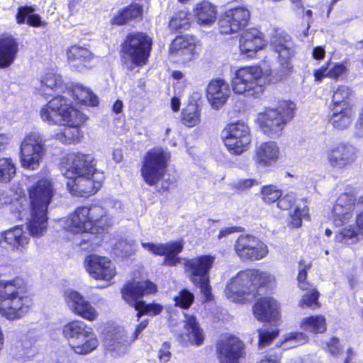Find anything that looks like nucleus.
Returning a JSON list of instances; mask_svg holds the SVG:
<instances>
[{
	"label": "nucleus",
	"mask_w": 363,
	"mask_h": 363,
	"mask_svg": "<svg viewBox=\"0 0 363 363\" xmlns=\"http://www.w3.org/2000/svg\"><path fill=\"white\" fill-rule=\"evenodd\" d=\"M37 89L39 93L45 96L56 95V97H62L65 96L67 99H69L68 97L69 92H67L68 89L62 77L53 70L46 72L40 77V85Z\"/></svg>",
	"instance_id": "21"
},
{
	"label": "nucleus",
	"mask_w": 363,
	"mask_h": 363,
	"mask_svg": "<svg viewBox=\"0 0 363 363\" xmlns=\"http://www.w3.org/2000/svg\"><path fill=\"white\" fill-rule=\"evenodd\" d=\"M357 157L355 147L348 143H337L327 150V160L334 170H342L351 165Z\"/></svg>",
	"instance_id": "15"
},
{
	"label": "nucleus",
	"mask_w": 363,
	"mask_h": 363,
	"mask_svg": "<svg viewBox=\"0 0 363 363\" xmlns=\"http://www.w3.org/2000/svg\"><path fill=\"white\" fill-rule=\"evenodd\" d=\"M194 300V294L187 289L182 290L179 294L174 297L175 305L182 308H189Z\"/></svg>",
	"instance_id": "56"
},
{
	"label": "nucleus",
	"mask_w": 363,
	"mask_h": 363,
	"mask_svg": "<svg viewBox=\"0 0 363 363\" xmlns=\"http://www.w3.org/2000/svg\"><path fill=\"white\" fill-rule=\"evenodd\" d=\"M138 311V320L143 315L155 316L160 314L163 311V306L157 303H146L144 301H138L132 304Z\"/></svg>",
	"instance_id": "45"
},
{
	"label": "nucleus",
	"mask_w": 363,
	"mask_h": 363,
	"mask_svg": "<svg viewBox=\"0 0 363 363\" xmlns=\"http://www.w3.org/2000/svg\"><path fill=\"white\" fill-rule=\"evenodd\" d=\"M330 109L331 115L329 123L333 128L338 130H344L351 126L355 117V111L353 108Z\"/></svg>",
	"instance_id": "38"
},
{
	"label": "nucleus",
	"mask_w": 363,
	"mask_h": 363,
	"mask_svg": "<svg viewBox=\"0 0 363 363\" xmlns=\"http://www.w3.org/2000/svg\"><path fill=\"white\" fill-rule=\"evenodd\" d=\"M28 193L29 209L48 211L55 195V189L50 179H43L30 185L28 188Z\"/></svg>",
	"instance_id": "14"
},
{
	"label": "nucleus",
	"mask_w": 363,
	"mask_h": 363,
	"mask_svg": "<svg viewBox=\"0 0 363 363\" xmlns=\"http://www.w3.org/2000/svg\"><path fill=\"white\" fill-rule=\"evenodd\" d=\"M324 348L330 354L334 356L338 354L341 350L339 345V340L335 337H333L330 341L327 342Z\"/></svg>",
	"instance_id": "63"
},
{
	"label": "nucleus",
	"mask_w": 363,
	"mask_h": 363,
	"mask_svg": "<svg viewBox=\"0 0 363 363\" xmlns=\"http://www.w3.org/2000/svg\"><path fill=\"white\" fill-rule=\"evenodd\" d=\"M152 47V40L145 33L130 34L123 43L124 55L130 62L140 67L146 64Z\"/></svg>",
	"instance_id": "10"
},
{
	"label": "nucleus",
	"mask_w": 363,
	"mask_h": 363,
	"mask_svg": "<svg viewBox=\"0 0 363 363\" xmlns=\"http://www.w3.org/2000/svg\"><path fill=\"white\" fill-rule=\"evenodd\" d=\"M48 211L29 209L26 217V226L29 237H42L48 228Z\"/></svg>",
	"instance_id": "32"
},
{
	"label": "nucleus",
	"mask_w": 363,
	"mask_h": 363,
	"mask_svg": "<svg viewBox=\"0 0 363 363\" xmlns=\"http://www.w3.org/2000/svg\"><path fill=\"white\" fill-rule=\"evenodd\" d=\"M66 54L69 63L79 72L88 68V64L94 57L88 48L78 45L68 48Z\"/></svg>",
	"instance_id": "34"
},
{
	"label": "nucleus",
	"mask_w": 363,
	"mask_h": 363,
	"mask_svg": "<svg viewBox=\"0 0 363 363\" xmlns=\"http://www.w3.org/2000/svg\"><path fill=\"white\" fill-rule=\"evenodd\" d=\"M140 244L144 250L156 256H164L168 250H172V248L175 249L178 247V245L174 247L173 245H169V242L155 243L145 240H142Z\"/></svg>",
	"instance_id": "48"
},
{
	"label": "nucleus",
	"mask_w": 363,
	"mask_h": 363,
	"mask_svg": "<svg viewBox=\"0 0 363 363\" xmlns=\"http://www.w3.org/2000/svg\"><path fill=\"white\" fill-rule=\"evenodd\" d=\"M201 52L200 41L193 35H179L172 42L169 57L177 63L185 65L196 58Z\"/></svg>",
	"instance_id": "12"
},
{
	"label": "nucleus",
	"mask_w": 363,
	"mask_h": 363,
	"mask_svg": "<svg viewBox=\"0 0 363 363\" xmlns=\"http://www.w3.org/2000/svg\"><path fill=\"white\" fill-rule=\"evenodd\" d=\"M62 333L70 348L77 354H89L99 345L93 329L83 321L73 320L67 323L63 326Z\"/></svg>",
	"instance_id": "5"
},
{
	"label": "nucleus",
	"mask_w": 363,
	"mask_h": 363,
	"mask_svg": "<svg viewBox=\"0 0 363 363\" xmlns=\"http://www.w3.org/2000/svg\"><path fill=\"white\" fill-rule=\"evenodd\" d=\"M250 13L248 9L239 6L227 10L219 21L222 34L236 33L247 26Z\"/></svg>",
	"instance_id": "18"
},
{
	"label": "nucleus",
	"mask_w": 363,
	"mask_h": 363,
	"mask_svg": "<svg viewBox=\"0 0 363 363\" xmlns=\"http://www.w3.org/2000/svg\"><path fill=\"white\" fill-rule=\"evenodd\" d=\"M142 13V6L138 4H131L115 16L111 23L118 26H122L132 19L140 17Z\"/></svg>",
	"instance_id": "44"
},
{
	"label": "nucleus",
	"mask_w": 363,
	"mask_h": 363,
	"mask_svg": "<svg viewBox=\"0 0 363 363\" xmlns=\"http://www.w3.org/2000/svg\"><path fill=\"white\" fill-rule=\"evenodd\" d=\"M230 95L229 84L223 79H213L207 86L206 98L214 109H220L226 103Z\"/></svg>",
	"instance_id": "30"
},
{
	"label": "nucleus",
	"mask_w": 363,
	"mask_h": 363,
	"mask_svg": "<svg viewBox=\"0 0 363 363\" xmlns=\"http://www.w3.org/2000/svg\"><path fill=\"white\" fill-rule=\"evenodd\" d=\"M352 91L345 85L338 86L334 91L330 108H353L352 104Z\"/></svg>",
	"instance_id": "40"
},
{
	"label": "nucleus",
	"mask_w": 363,
	"mask_h": 363,
	"mask_svg": "<svg viewBox=\"0 0 363 363\" xmlns=\"http://www.w3.org/2000/svg\"><path fill=\"white\" fill-rule=\"evenodd\" d=\"M157 287L149 280L128 281L121 290L123 298L130 305L137 303L143 296L156 293Z\"/></svg>",
	"instance_id": "29"
},
{
	"label": "nucleus",
	"mask_w": 363,
	"mask_h": 363,
	"mask_svg": "<svg viewBox=\"0 0 363 363\" xmlns=\"http://www.w3.org/2000/svg\"><path fill=\"white\" fill-rule=\"evenodd\" d=\"M86 272L94 279L110 281L116 274L115 264L106 257L91 255L85 259Z\"/></svg>",
	"instance_id": "19"
},
{
	"label": "nucleus",
	"mask_w": 363,
	"mask_h": 363,
	"mask_svg": "<svg viewBox=\"0 0 363 363\" xmlns=\"http://www.w3.org/2000/svg\"><path fill=\"white\" fill-rule=\"evenodd\" d=\"M65 301L70 309L82 318L91 322L97 319L99 314L96 308L79 292L67 291Z\"/></svg>",
	"instance_id": "28"
},
{
	"label": "nucleus",
	"mask_w": 363,
	"mask_h": 363,
	"mask_svg": "<svg viewBox=\"0 0 363 363\" xmlns=\"http://www.w3.org/2000/svg\"><path fill=\"white\" fill-rule=\"evenodd\" d=\"M252 284L249 271L238 272L227 283L225 294L232 301H240L245 295L252 294Z\"/></svg>",
	"instance_id": "23"
},
{
	"label": "nucleus",
	"mask_w": 363,
	"mask_h": 363,
	"mask_svg": "<svg viewBox=\"0 0 363 363\" xmlns=\"http://www.w3.org/2000/svg\"><path fill=\"white\" fill-rule=\"evenodd\" d=\"M306 293L302 296L298 302V306L301 308H317L320 306L318 301L319 293L313 287H309V289L306 290Z\"/></svg>",
	"instance_id": "50"
},
{
	"label": "nucleus",
	"mask_w": 363,
	"mask_h": 363,
	"mask_svg": "<svg viewBox=\"0 0 363 363\" xmlns=\"http://www.w3.org/2000/svg\"><path fill=\"white\" fill-rule=\"evenodd\" d=\"M169 245H173L174 247L178 245V247L167 251L164 255L165 257L163 264L168 266H176L180 262V258L177 256L182 251L184 244L182 241H172L169 242Z\"/></svg>",
	"instance_id": "51"
},
{
	"label": "nucleus",
	"mask_w": 363,
	"mask_h": 363,
	"mask_svg": "<svg viewBox=\"0 0 363 363\" xmlns=\"http://www.w3.org/2000/svg\"><path fill=\"white\" fill-rule=\"evenodd\" d=\"M45 152V144L40 134L36 132L27 134L21 145L22 167L30 170L37 169Z\"/></svg>",
	"instance_id": "9"
},
{
	"label": "nucleus",
	"mask_w": 363,
	"mask_h": 363,
	"mask_svg": "<svg viewBox=\"0 0 363 363\" xmlns=\"http://www.w3.org/2000/svg\"><path fill=\"white\" fill-rule=\"evenodd\" d=\"M191 15L186 11L182 10L174 14L169 22L172 30L187 29L190 26Z\"/></svg>",
	"instance_id": "47"
},
{
	"label": "nucleus",
	"mask_w": 363,
	"mask_h": 363,
	"mask_svg": "<svg viewBox=\"0 0 363 363\" xmlns=\"http://www.w3.org/2000/svg\"><path fill=\"white\" fill-rule=\"evenodd\" d=\"M133 340L128 337L126 331L119 328L110 338L104 341V345L113 357H117L128 352V345Z\"/></svg>",
	"instance_id": "33"
},
{
	"label": "nucleus",
	"mask_w": 363,
	"mask_h": 363,
	"mask_svg": "<svg viewBox=\"0 0 363 363\" xmlns=\"http://www.w3.org/2000/svg\"><path fill=\"white\" fill-rule=\"evenodd\" d=\"M300 328L312 333H322L326 330V320L322 315L305 317L300 322Z\"/></svg>",
	"instance_id": "42"
},
{
	"label": "nucleus",
	"mask_w": 363,
	"mask_h": 363,
	"mask_svg": "<svg viewBox=\"0 0 363 363\" xmlns=\"http://www.w3.org/2000/svg\"><path fill=\"white\" fill-rule=\"evenodd\" d=\"M266 46L261 32L256 28H250L244 31L239 40L240 54L244 57L254 58L257 52Z\"/></svg>",
	"instance_id": "27"
},
{
	"label": "nucleus",
	"mask_w": 363,
	"mask_h": 363,
	"mask_svg": "<svg viewBox=\"0 0 363 363\" xmlns=\"http://www.w3.org/2000/svg\"><path fill=\"white\" fill-rule=\"evenodd\" d=\"M181 339L185 344L190 342L201 345L203 343L204 339L203 330L194 315L185 314L184 331L181 335Z\"/></svg>",
	"instance_id": "35"
},
{
	"label": "nucleus",
	"mask_w": 363,
	"mask_h": 363,
	"mask_svg": "<svg viewBox=\"0 0 363 363\" xmlns=\"http://www.w3.org/2000/svg\"><path fill=\"white\" fill-rule=\"evenodd\" d=\"M347 68L345 63L328 62L320 68L314 71V77L316 82H320L323 78L328 77L333 79H342L347 73Z\"/></svg>",
	"instance_id": "39"
},
{
	"label": "nucleus",
	"mask_w": 363,
	"mask_h": 363,
	"mask_svg": "<svg viewBox=\"0 0 363 363\" xmlns=\"http://www.w3.org/2000/svg\"><path fill=\"white\" fill-rule=\"evenodd\" d=\"M200 108L195 104H189L182 111V120L188 127H194L201 121Z\"/></svg>",
	"instance_id": "46"
},
{
	"label": "nucleus",
	"mask_w": 363,
	"mask_h": 363,
	"mask_svg": "<svg viewBox=\"0 0 363 363\" xmlns=\"http://www.w3.org/2000/svg\"><path fill=\"white\" fill-rule=\"evenodd\" d=\"M277 301L272 297L261 298L253 306V314L261 322L275 321L279 319Z\"/></svg>",
	"instance_id": "31"
},
{
	"label": "nucleus",
	"mask_w": 363,
	"mask_h": 363,
	"mask_svg": "<svg viewBox=\"0 0 363 363\" xmlns=\"http://www.w3.org/2000/svg\"><path fill=\"white\" fill-rule=\"evenodd\" d=\"M216 351L220 363H239L244 354V345L238 337L225 335L217 343Z\"/></svg>",
	"instance_id": "17"
},
{
	"label": "nucleus",
	"mask_w": 363,
	"mask_h": 363,
	"mask_svg": "<svg viewBox=\"0 0 363 363\" xmlns=\"http://www.w3.org/2000/svg\"><path fill=\"white\" fill-rule=\"evenodd\" d=\"M108 210L94 203L77 208L72 213L60 218L59 225L74 237H82L84 233L99 234L121 218L124 206L121 201L111 202Z\"/></svg>",
	"instance_id": "1"
},
{
	"label": "nucleus",
	"mask_w": 363,
	"mask_h": 363,
	"mask_svg": "<svg viewBox=\"0 0 363 363\" xmlns=\"http://www.w3.org/2000/svg\"><path fill=\"white\" fill-rule=\"evenodd\" d=\"M234 248L237 255L242 260H261L269 252L267 245L258 238L251 235H240Z\"/></svg>",
	"instance_id": "13"
},
{
	"label": "nucleus",
	"mask_w": 363,
	"mask_h": 363,
	"mask_svg": "<svg viewBox=\"0 0 363 363\" xmlns=\"http://www.w3.org/2000/svg\"><path fill=\"white\" fill-rule=\"evenodd\" d=\"M335 235L337 242L346 245L357 242L363 233V209L355 208L353 211V221L350 220Z\"/></svg>",
	"instance_id": "20"
},
{
	"label": "nucleus",
	"mask_w": 363,
	"mask_h": 363,
	"mask_svg": "<svg viewBox=\"0 0 363 363\" xmlns=\"http://www.w3.org/2000/svg\"><path fill=\"white\" fill-rule=\"evenodd\" d=\"M290 216V224L293 227L299 228L302 225V220L309 217V210L305 203L297 204Z\"/></svg>",
	"instance_id": "52"
},
{
	"label": "nucleus",
	"mask_w": 363,
	"mask_h": 363,
	"mask_svg": "<svg viewBox=\"0 0 363 363\" xmlns=\"http://www.w3.org/2000/svg\"><path fill=\"white\" fill-rule=\"evenodd\" d=\"M192 283L200 288L201 293L206 300H211L212 294L211 292V286L209 285V279H207V280H199V281Z\"/></svg>",
	"instance_id": "61"
},
{
	"label": "nucleus",
	"mask_w": 363,
	"mask_h": 363,
	"mask_svg": "<svg viewBox=\"0 0 363 363\" xmlns=\"http://www.w3.org/2000/svg\"><path fill=\"white\" fill-rule=\"evenodd\" d=\"M279 332V330L275 328H264L258 329L259 347L264 348L269 345L278 336Z\"/></svg>",
	"instance_id": "53"
},
{
	"label": "nucleus",
	"mask_w": 363,
	"mask_h": 363,
	"mask_svg": "<svg viewBox=\"0 0 363 363\" xmlns=\"http://www.w3.org/2000/svg\"><path fill=\"white\" fill-rule=\"evenodd\" d=\"M193 13L196 23L204 27L211 26L217 18L216 7L208 1L196 4Z\"/></svg>",
	"instance_id": "36"
},
{
	"label": "nucleus",
	"mask_w": 363,
	"mask_h": 363,
	"mask_svg": "<svg viewBox=\"0 0 363 363\" xmlns=\"http://www.w3.org/2000/svg\"><path fill=\"white\" fill-rule=\"evenodd\" d=\"M222 137L228 151L234 155L247 151L252 142L249 126L241 121L227 125L222 131Z\"/></svg>",
	"instance_id": "8"
},
{
	"label": "nucleus",
	"mask_w": 363,
	"mask_h": 363,
	"mask_svg": "<svg viewBox=\"0 0 363 363\" xmlns=\"http://www.w3.org/2000/svg\"><path fill=\"white\" fill-rule=\"evenodd\" d=\"M67 92H69V96H72L73 99L79 104L94 106L99 103L98 98L92 91L82 84L74 85Z\"/></svg>",
	"instance_id": "41"
},
{
	"label": "nucleus",
	"mask_w": 363,
	"mask_h": 363,
	"mask_svg": "<svg viewBox=\"0 0 363 363\" xmlns=\"http://www.w3.org/2000/svg\"><path fill=\"white\" fill-rule=\"evenodd\" d=\"M35 11V8L32 6H20L16 14V20L18 24L22 25L26 23V19L28 18L31 13Z\"/></svg>",
	"instance_id": "60"
},
{
	"label": "nucleus",
	"mask_w": 363,
	"mask_h": 363,
	"mask_svg": "<svg viewBox=\"0 0 363 363\" xmlns=\"http://www.w3.org/2000/svg\"><path fill=\"white\" fill-rule=\"evenodd\" d=\"M215 257L210 255H201L192 259H184V266L189 274L191 282L209 279V272L215 262Z\"/></svg>",
	"instance_id": "22"
},
{
	"label": "nucleus",
	"mask_w": 363,
	"mask_h": 363,
	"mask_svg": "<svg viewBox=\"0 0 363 363\" xmlns=\"http://www.w3.org/2000/svg\"><path fill=\"white\" fill-rule=\"evenodd\" d=\"M96 165L91 155L80 152L69 154L62 160L60 170L68 179L67 188L71 194L88 197L100 189L105 177Z\"/></svg>",
	"instance_id": "2"
},
{
	"label": "nucleus",
	"mask_w": 363,
	"mask_h": 363,
	"mask_svg": "<svg viewBox=\"0 0 363 363\" xmlns=\"http://www.w3.org/2000/svg\"><path fill=\"white\" fill-rule=\"evenodd\" d=\"M355 208L363 209V195L357 201L351 194H341L336 200L333 209V223L335 225H346L353 221V211Z\"/></svg>",
	"instance_id": "16"
},
{
	"label": "nucleus",
	"mask_w": 363,
	"mask_h": 363,
	"mask_svg": "<svg viewBox=\"0 0 363 363\" xmlns=\"http://www.w3.org/2000/svg\"><path fill=\"white\" fill-rule=\"evenodd\" d=\"M169 154L162 148L149 150L142 162L141 177L149 186H155L163 179L167 172Z\"/></svg>",
	"instance_id": "7"
},
{
	"label": "nucleus",
	"mask_w": 363,
	"mask_h": 363,
	"mask_svg": "<svg viewBox=\"0 0 363 363\" xmlns=\"http://www.w3.org/2000/svg\"><path fill=\"white\" fill-rule=\"evenodd\" d=\"M280 116L277 110L269 108L257 115V121L262 131L271 138H276L281 134L286 125V121Z\"/></svg>",
	"instance_id": "26"
},
{
	"label": "nucleus",
	"mask_w": 363,
	"mask_h": 363,
	"mask_svg": "<svg viewBox=\"0 0 363 363\" xmlns=\"http://www.w3.org/2000/svg\"><path fill=\"white\" fill-rule=\"evenodd\" d=\"M250 280L252 284V291L255 293L259 287L271 286L274 284V275L268 272L258 269H248Z\"/></svg>",
	"instance_id": "43"
},
{
	"label": "nucleus",
	"mask_w": 363,
	"mask_h": 363,
	"mask_svg": "<svg viewBox=\"0 0 363 363\" xmlns=\"http://www.w3.org/2000/svg\"><path fill=\"white\" fill-rule=\"evenodd\" d=\"M266 82L267 77L259 66H245L235 72L231 86L237 94L257 98L263 92Z\"/></svg>",
	"instance_id": "6"
},
{
	"label": "nucleus",
	"mask_w": 363,
	"mask_h": 363,
	"mask_svg": "<svg viewBox=\"0 0 363 363\" xmlns=\"http://www.w3.org/2000/svg\"><path fill=\"white\" fill-rule=\"evenodd\" d=\"M271 46L277 54L281 77L289 76L294 71L292 59L296 54L295 47L290 37L283 33H277L272 38Z\"/></svg>",
	"instance_id": "11"
},
{
	"label": "nucleus",
	"mask_w": 363,
	"mask_h": 363,
	"mask_svg": "<svg viewBox=\"0 0 363 363\" xmlns=\"http://www.w3.org/2000/svg\"><path fill=\"white\" fill-rule=\"evenodd\" d=\"M174 79L177 82L174 84V88L177 94H182V89L187 86V82L185 79L184 74L181 71H174L172 74Z\"/></svg>",
	"instance_id": "59"
},
{
	"label": "nucleus",
	"mask_w": 363,
	"mask_h": 363,
	"mask_svg": "<svg viewBox=\"0 0 363 363\" xmlns=\"http://www.w3.org/2000/svg\"><path fill=\"white\" fill-rule=\"evenodd\" d=\"M258 182L254 179H241L233 182L230 186L233 189H237L240 191L250 189L254 186H257Z\"/></svg>",
	"instance_id": "58"
},
{
	"label": "nucleus",
	"mask_w": 363,
	"mask_h": 363,
	"mask_svg": "<svg viewBox=\"0 0 363 363\" xmlns=\"http://www.w3.org/2000/svg\"><path fill=\"white\" fill-rule=\"evenodd\" d=\"M280 156V149L274 141L257 143L255 147L253 160L259 168L274 166Z\"/></svg>",
	"instance_id": "25"
},
{
	"label": "nucleus",
	"mask_w": 363,
	"mask_h": 363,
	"mask_svg": "<svg viewBox=\"0 0 363 363\" xmlns=\"http://www.w3.org/2000/svg\"><path fill=\"white\" fill-rule=\"evenodd\" d=\"M16 168L10 158H0V182H8L15 176Z\"/></svg>",
	"instance_id": "49"
},
{
	"label": "nucleus",
	"mask_w": 363,
	"mask_h": 363,
	"mask_svg": "<svg viewBox=\"0 0 363 363\" xmlns=\"http://www.w3.org/2000/svg\"><path fill=\"white\" fill-rule=\"evenodd\" d=\"M261 194L265 203H272L282 196V191L277 186L269 184L262 187Z\"/></svg>",
	"instance_id": "54"
},
{
	"label": "nucleus",
	"mask_w": 363,
	"mask_h": 363,
	"mask_svg": "<svg viewBox=\"0 0 363 363\" xmlns=\"http://www.w3.org/2000/svg\"><path fill=\"white\" fill-rule=\"evenodd\" d=\"M308 341V336L302 332L290 333L286 335L284 342H289L291 347L304 344Z\"/></svg>",
	"instance_id": "57"
},
{
	"label": "nucleus",
	"mask_w": 363,
	"mask_h": 363,
	"mask_svg": "<svg viewBox=\"0 0 363 363\" xmlns=\"http://www.w3.org/2000/svg\"><path fill=\"white\" fill-rule=\"evenodd\" d=\"M18 52V44L12 36L0 38V68L9 67L14 62Z\"/></svg>",
	"instance_id": "37"
},
{
	"label": "nucleus",
	"mask_w": 363,
	"mask_h": 363,
	"mask_svg": "<svg viewBox=\"0 0 363 363\" xmlns=\"http://www.w3.org/2000/svg\"><path fill=\"white\" fill-rule=\"evenodd\" d=\"M307 278V272L306 267L303 268L299 269V272L297 277V281L298 284V287L301 290H308L309 289V287H311V284L306 281Z\"/></svg>",
	"instance_id": "62"
},
{
	"label": "nucleus",
	"mask_w": 363,
	"mask_h": 363,
	"mask_svg": "<svg viewBox=\"0 0 363 363\" xmlns=\"http://www.w3.org/2000/svg\"><path fill=\"white\" fill-rule=\"evenodd\" d=\"M257 363H280V357L277 354H266L261 356Z\"/></svg>",
	"instance_id": "64"
},
{
	"label": "nucleus",
	"mask_w": 363,
	"mask_h": 363,
	"mask_svg": "<svg viewBox=\"0 0 363 363\" xmlns=\"http://www.w3.org/2000/svg\"><path fill=\"white\" fill-rule=\"evenodd\" d=\"M30 240L23 226L17 225L1 233L0 247L8 251L22 252L27 248Z\"/></svg>",
	"instance_id": "24"
},
{
	"label": "nucleus",
	"mask_w": 363,
	"mask_h": 363,
	"mask_svg": "<svg viewBox=\"0 0 363 363\" xmlns=\"http://www.w3.org/2000/svg\"><path fill=\"white\" fill-rule=\"evenodd\" d=\"M296 108V104L291 101H281L279 103L278 107L275 108L278 111L281 118H284L287 123L294 116V111Z\"/></svg>",
	"instance_id": "55"
},
{
	"label": "nucleus",
	"mask_w": 363,
	"mask_h": 363,
	"mask_svg": "<svg viewBox=\"0 0 363 363\" xmlns=\"http://www.w3.org/2000/svg\"><path fill=\"white\" fill-rule=\"evenodd\" d=\"M33 306L23 279L20 277L0 280V315L8 320L26 316Z\"/></svg>",
	"instance_id": "4"
},
{
	"label": "nucleus",
	"mask_w": 363,
	"mask_h": 363,
	"mask_svg": "<svg viewBox=\"0 0 363 363\" xmlns=\"http://www.w3.org/2000/svg\"><path fill=\"white\" fill-rule=\"evenodd\" d=\"M40 115L48 124L66 126L63 132L56 135V138L62 143H78L83 138L81 128L87 117L73 106L70 99L65 96L52 99L41 108Z\"/></svg>",
	"instance_id": "3"
}]
</instances>
